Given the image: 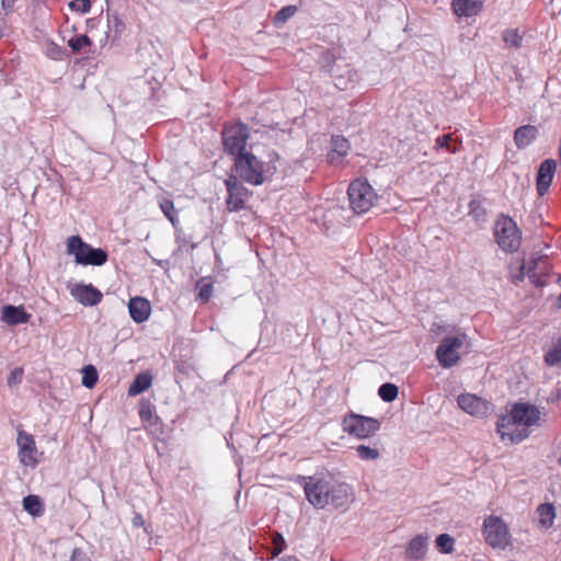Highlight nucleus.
<instances>
[{
	"label": "nucleus",
	"mask_w": 561,
	"mask_h": 561,
	"mask_svg": "<svg viewBox=\"0 0 561 561\" xmlns=\"http://www.w3.org/2000/svg\"><path fill=\"white\" fill-rule=\"evenodd\" d=\"M151 382L152 377L150 376V374L145 373L137 375L129 386L128 394L135 397L142 393L151 386Z\"/></svg>",
	"instance_id": "obj_25"
},
{
	"label": "nucleus",
	"mask_w": 561,
	"mask_h": 561,
	"mask_svg": "<svg viewBox=\"0 0 561 561\" xmlns=\"http://www.w3.org/2000/svg\"><path fill=\"white\" fill-rule=\"evenodd\" d=\"M538 129L533 125L520 126L515 130L514 141L517 148L523 149L529 146L537 137Z\"/></svg>",
	"instance_id": "obj_21"
},
{
	"label": "nucleus",
	"mask_w": 561,
	"mask_h": 561,
	"mask_svg": "<svg viewBox=\"0 0 561 561\" xmlns=\"http://www.w3.org/2000/svg\"><path fill=\"white\" fill-rule=\"evenodd\" d=\"M70 295L83 306H95L102 300V293L91 284H75L69 287Z\"/></svg>",
	"instance_id": "obj_14"
},
{
	"label": "nucleus",
	"mask_w": 561,
	"mask_h": 561,
	"mask_svg": "<svg viewBox=\"0 0 561 561\" xmlns=\"http://www.w3.org/2000/svg\"><path fill=\"white\" fill-rule=\"evenodd\" d=\"M525 276H527V271H526L525 263H523L519 266L518 272L512 275V278H513V282L518 283V282H523Z\"/></svg>",
	"instance_id": "obj_42"
},
{
	"label": "nucleus",
	"mask_w": 561,
	"mask_h": 561,
	"mask_svg": "<svg viewBox=\"0 0 561 561\" xmlns=\"http://www.w3.org/2000/svg\"><path fill=\"white\" fill-rule=\"evenodd\" d=\"M16 445L20 462L25 467L35 468L39 461V454L34 437L21 430L18 432Z\"/></svg>",
	"instance_id": "obj_11"
},
{
	"label": "nucleus",
	"mask_w": 561,
	"mask_h": 561,
	"mask_svg": "<svg viewBox=\"0 0 561 561\" xmlns=\"http://www.w3.org/2000/svg\"><path fill=\"white\" fill-rule=\"evenodd\" d=\"M483 536L493 549L504 550L511 543V534L506 523L499 516L490 515L483 522Z\"/></svg>",
	"instance_id": "obj_7"
},
{
	"label": "nucleus",
	"mask_w": 561,
	"mask_h": 561,
	"mask_svg": "<svg viewBox=\"0 0 561 561\" xmlns=\"http://www.w3.org/2000/svg\"><path fill=\"white\" fill-rule=\"evenodd\" d=\"M296 12V8L293 5H287L282 8L275 15V22L276 23H284L289 18H291Z\"/></svg>",
	"instance_id": "obj_38"
},
{
	"label": "nucleus",
	"mask_w": 561,
	"mask_h": 561,
	"mask_svg": "<svg viewBox=\"0 0 561 561\" xmlns=\"http://www.w3.org/2000/svg\"><path fill=\"white\" fill-rule=\"evenodd\" d=\"M355 451L362 460L366 461L377 460L380 457V450L376 446L362 444L355 447Z\"/></svg>",
	"instance_id": "obj_27"
},
{
	"label": "nucleus",
	"mask_w": 561,
	"mask_h": 561,
	"mask_svg": "<svg viewBox=\"0 0 561 561\" xmlns=\"http://www.w3.org/2000/svg\"><path fill=\"white\" fill-rule=\"evenodd\" d=\"M128 310L131 319L137 323H141L149 318L151 307L147 299L135 297L129 300Z\"/></svg>",
	"instance_id": "obj_18"
},
{
	"label": "nucleus",
	"mask_w": 561,
	"mask_h": 561,
	"mask_svg": "<svg viewBox=\"0 0 561 561\" xmlns=\"http://www.w3.org/2000/svg\"><path fill=\"white\" fill-rule=\"evenodd\" d=\"M558 302H559V305L561 306V293H560V296H559Z\"/></svg>",
	"instance_id": "obj_48"
},
{
	"label": "nucleus",
	"mask_w": 561,
	"mask_h": 561,
	"mask_svg": "<svg viewBox=\"0 0 561 561\" xmlns=\"http://www.w3.org/2000/svg\"><path fill=\"white\" fill-rule=\"evenodd\" d=\"M457 403L463 412L472 416H484L490 410L488 401L472 393L460 394L457 398Z\"/></svg>",
	"instance_id": "obj_13"
},
{
	"label": "nucleus",
	"mask_w": 561,
	"mask_h": 561,
	"mask_svg": "<svg viewBox=\"0 0 561 561\" xmlns=\"http://www.w3.org/2000/svg\"><path fill=\"white\" fill-rule=\"evenodd\" d=\"M69 5L72 10H76L81 13L89 12V10L91 8V3L89 0H71Z\"/></svg>",
	"instance_id": "obj_40"
},
{
	"label": "nucleus",
	"mask_w": 561,
	"mask_h": 561,
	"mask_svg": "<svg viewBox=\"0 0 561 561\" xmlns=\"http://www.w3.org/2000/svg\"><path fill=\"white\" fill-rule=\"evenodd\" d=\"M228 197L226 201L229 211H239L244 208L249 198V190L239 181L238 176L230 175L225 181Z\"/></svg>",
	"instance_id": "obj_12"
},
{
	"label": "nucleus",
	"mask_w": 561,
	"mask_h": 561,
	"mask_svg": "<svg viewBox=\"0 0 561 561\" xmlns=\"http://www.w3.org/2000/svg\"><path fill=\"white\" fill-rule=\"evenodd\" d=\"M31 318L23 306L7 305L2 308L1 320L9 325L27 323Z\"/></svg>",
	"instance_id": "obj_16"
},
{
	"label": "nucleus",
	"mask_w": 561,
	"mask_h": 561,
	"mask_svg": "<svg viewBox=\"0 0 561 561\" xmlns=\"http://www.w3.org/2000/svg\"><path fill=\"white\" fill-rule=\"evenodd\" d=\"M23 377V369L22 368H15L11 371L10 376L8 377V386L13 387L15 385H19L22 381Z\"/></svg>",
	"instance_id": "obj_41"
},
{
	"label": "nucleus",
	"mask_w": 561,
	"mask_h": 561,
	"mask_svg": "<svg viewBox=\"0 0 561 561\" xmlns=\"http://www.w3.org/2000/svg\"><path fill=\"white\" fill-rule=\"evenodd\" d=\"M304 491L307 501L317 510L328 506L343 507L352 501V488L346 483H337L321 477H307Z\"/></svg>",
	"instance_id": "obj_1"
},
{
	"label": "nucleus",
	"mask_w": 561,
	"mask_h": 561,
	"mask_svg": "<svg viewBox=\"0 0 561 561\" xmlns=\"http://www.w3.org/2000/svg\"><path fill=\"white\" fill-rule=\"evenodd\" d=\"M107 24H108L110 32H112V30H113L115 33L113 39H116L121 35V33L124 28L123 23L121 22V20L117 16L107 15Z\"/></svg>",
	"instance_id": "obj_39"
},
{
	"label": "nucleus",
	"mask_w": 561,
	"mask_h": 561,
	"mask_svg": "<svg viewBox=\"0 0 561 561\" xmlns=\"http://www.w3.org/2000/svg\"><path fill=\"white\" fill-rule=\"evenodd\" d=\"M234 170L238 178L252 185H261L276 171V165L264 163L253 153L245 152L234 158Z\"/></svg>",
	"instance_id": "obj_3"
},
{
	"label": "nucleus",
	"mask_w": 561,
	"mask_h": 561,
	"mask_svg": "<svg viewBox=\"0 0 561 561\" xmlns=\"http://www.w3.org/2000/svg\"><path fill=\"white\" fill-rule=\"evenodd\" d=\"M451 139L453 138H451L450 134L444 135L442 137H438L436 139V148H438V149H446L450 153L457 152L458 148L455 147V146L454 147L450 146Z\"/></svg>",
	"instance_id": "obj_37"
},
{
	"label": "nucleus",
	"mask_w": 561,
	"mask_h": 561,
	"mask_svg": "<svg viewBox=\"0 0 561 561\" xmlns=\"http://www.w3.org/2000/svg\"><path fill=\"white\" fill-rule=\"evenodd\" d=\"M467 335L463 333L446 336L436 348V359L443 368L455 366L459 359V350L463 346Z\"/></svg>",
	"instance_id": "obj_9"
},
{
	"label": "nucleus",
	"mask_w": 561,
	"mask_h": 561,
	"mask_svg": "<svg viewBox=\"0 0 561 561\" xmlns=\"http://www.w3.org/2000/svg\"><path fill=\"white\" fill-rule=\"evenodd\" d=\"M545 363L548 366L561 364V336L558 339L554 346L545 355Z\"/></svg>",
	"instance_id": "obj_30"
},
{
	"label": "nucleus",
	"mask_w": 561,
	"mask_h": 561,
	"mask_svg": "<svg viewBox=\"0 0 561 561\" xmlns=\"http://www.w3.org/2000/svg\"><path fill=\"white\" fill-rule=\"evenodd\" d=\"M249 138V129L244 124H234L226 126L222 130V141L225 150L236 157L244 154L245 145Z\"/></svg>",
	"instance_id": "obj_10"
},
{
	"label": "nucleus",
	"mask_w": 561,
	"mask_h": 561,
	"mask_svg": "<svg viewBox=\"0 0 561 561\" xmlns=\"http://www.w3.org/2000/svg\"><path fill=\"white\" fill-rule=\"evenodd\" d=\"M139 415L142 421H146V422L150 421L153 415L151 407L150 405L141 407V409L139 411Z\"/></svg>",
	"instance_id": "obj_44"
},
{
	"label": "nucleus",
	"mask_w": 561,
	"mask_h": 561,
	"mask_svg": "<svg viewBox=\"0 0 561 561\" xmlns=\"http://www.w3.org/2000/svg\"><path fill=\"white\" fill-rule=\"evenodd\" d=\"M273 549H272V558H276L277 556H279L283 550L285 549L286 547V541L284 539V537L278 534V533H275L273 535Z\"/></svg>",
	"instance_id": "obj_36"
},
{
	"label": "nucleus",
	"mask_w": 561,
	"mask_h": 561,
	"mask_svg": "<svg viewBox=\"0 0 561 561\" xmlns=\"http://www.w3.org/2000/svg\"><path fill=\"white\" fill-rule=\"evenodd\" d=\"M334 85L339 90H347L353 88L359 80L356 70L346 66L344 69H335L333 72Z\"/></svg>",
	"instance_id": "obj_17"
},
{
	"label": "nucleus",
	"mask_w": 561,
	"mask_h": 561,
	"mask_svg": "<svg viewBox=\"0 0 561 561\" xmlns=\"http://www.w3.org/2000/svg\"><path fill=\"white\" fill-rule=\"evenodd\" d=\"M142 523H144V520H142V517L140 515L135 516L134 519H133V524L135 526H140V525H142Z\"/></svg>",
	"instance_id": "obj_47"
},
{
	"label": "nucleus",
	"mask_w": 561,
	"mask_h": 561,
	"mask_svg": "<svg viewBox=\"0 0 561 561\" xmlns=\"http://www.w3.org/2000/svg\"><path fill=\"white\" fill-rule=\"evenodd\" d=\"M541 411L528 403H515L510 413L497 422V433L502 439L518 443L527 438L534 427L541 424Z\"/></svg>",
	"instance_id": "obj_2"
},
{
	"label": "nucleus",
	"mask_w": 561,
	"mask_h": 561,
	"mask_svg": "<svg viewBox=\"0 0 561 561\" xmlns=\"http://www.w3.org/2000/svg\"><path fill=\"white\" fill-rule=\"evenodd\" d=\"M537 517L539 525L548 529L552 526L556 518V511L552 504H541L537 508Z\"/></svg>",
	"instance_id": "obj_24"
},
{
	"label": "nucleus",
	"mask_w": 561,
	"mask_h": 561,
	"mask_svg": "<svg viewBox=\"0 0 561 561\" xmlns=\"http://www.w3.org/2000/svg\"><path fill=\"white\" fill-rule=\"evenodd\" d=\"M557 169V162L547 159L541 162L537 174V192L540 196L545 195L552 182Z\"/></svg>",
	"instance_id": "obj_15"
},
{
	"label": "nucleus",
	"mask_w": 561,
	"mask_h": 561,
	"mask_svg": "<svg viewBox=\"0 0 561 561\" xmlns=\"http://www.w3.org/2000/svg\"><path fill=\"white\" fill-rule=\"evenodd\" d=\"M378 394L386 402H391L398 397V387L392 383H383L379 387Z\"/></svg>",
	"instance_id": "obj_31"
},
{
	"label": "nucleus",
	"mask_w": 561,
	"mask_h": 561,
	"mask_svg": "<svg viewBox=\"0 0 561 561\" xmlns=\"http://www.w3.org/2000/svg\"><path fill=\"white\" fill-rule=\"evenodd\" d=\"M44 54L53 60H62L67 51L64 47L55 44L54 42H47L44 46Z\"/></svg>",
	"instance_id": "obj_28"
},
{
	"label": "nucleus",
	"mask_w": 561,
	"mask_h": 561,
	"mask_svg": "<svg viewBox=\"0 0 561 561\" xmlns=\"http://www.w3.org/2000/svg\"><path fill=\"white\" fill-rule=\"evenodd\" d=\"M160 207L165 217L174 225L178 219V215L173 202L170 199H162Z\"/></svg>",
	"instance_id": "obj_35"
},
{
	"label": "nucleus",
	"mask_w": 561,
	"mask_h": 561,
	"mask_svg": "<svg viewBox=\"0 0 561 561\" xmlns=\"http://www.w3.org/2000/svg\"><path fill=\"white\" fill-rule=\"evenodd\" d=\"M559 463L561 465V454H560V457H559Z\"/></svg>",
	"instance_id": "obj_49"
},
{
	"label": "nucleus",
	"mask_w": 561,
	"mask_h": 561,
	"mask_svg": "<svg viewBox=\"0 0 561 561\" xmlns=\"http://www.w3.org/2000/svg\"><path fill=\"white\" fill-rule=\"evenodd\" d=\"M527 276L534 284H538L539 276L546 270V259L536 253L531 255L528 263L526 264Z\"/></svg>",
	"instance_id": "obj_23"
},
{
	"label": "nucleus",
	"mask_w": 561,
	"mask_h": 561,
	"mask_svg": "<svg viewBox=\"0 0 561 561\" xmlns=\"http://www.w3.org/2000/svg\"><path fill=\"white\" fill-rule=\"evenodd\" d=\"M350 145L347 139L342 136L332 137V149L328 153V160L330 163H337L348 152Z\"/></svg>",
	"instance_id": "obj_22"
},
{
	"label": "nucleus",
	"mask_w": 561,
	"mask_h": 561,
	"mask_svg": "<svg viewBox=\"0 0 561 561\" xmlns=\"http://www.w3.org/2000/svg\"><path fill=\"white\" fill-rule=\"evenodd\" d=\"M23 508L32 516H41L44 513V506L37 495H27L23 499Z\"/></svg>",
	"instance_id": "obj_26"
},
{
	"label": "nucleus",
	"mask_w": 561,
	"mask_h": 561,
	"mask_svg": "<svg viewBox=\"0 0 561 561\" xmlns=\"http://www.w3.org/2000/svg\"><path fill=\"white\" fill-rule=\"evenodd\" d=\"M91 45V41L87 35H79L68 41V46L73 53H80L85 47Z\"/></svg>",
	"instance_id": "obj_33"
},
{
	"label": "nucleus",
	"mask_w": 561,
	"mask_h": 561,
	"mask_svg": "<svg viewBox=\"0 0 561 561\" xmlns=\"http://www.w3.org/2000/svg\"><path fill=\"white\" fill-rule=\"evenodd\" d=\"M502 38L507 47L514 48H518L523 42V37L516 28L505 30Z\"/></svg>",
	"instance_id": "obj_29"
},
{
	"label": "nucleus",
	"mask_w": 561,
	"mask_h": 561,
	"mask_svg": "<svg viewBox=\"0 0 561 561\" xmlns=\"http://www.w3.org/2000/svg\"><path fill=\"white\" fill-rule=\"evenodd\" d=\"M67 253L75 256L77 264L101 266L107 261V253L102 249H94L82 241L79 236L67 240Z\"/></svg>",
	"instance_id": "obj_5"
},
{
	"label": "nucleus",
	"mask_w": 561,
	"mask_h": 561,
	"mask_svg": "<svg viewBox=\"0 0 561 561\" xmlns=\"http://www.w3.org/2000/svg\"><path fill=\"white\" fill-rule=\"evenodd\" d=\"M428 546V537L417 535L408 545L405 558L409 560H420L425 557Z\"/></svg>",
	"instance_id": "obj_19"
},
{
	"label": "nucleus",
	"mask_w": 561,
	"mask_h": 561,
	"mask_svg": "<svg viewBox=\"0 0 561 561\" xmlns=\"http://www.w3.org/2000/svg\"><path fill=\"white\" fill-rule=\"evenodd\" d=\"M70 561H90L87 554L79 548L73 549Z\"/></svg>",
	"instance_id": "obj_43"
},
{
	"label": "nucleus",
	"mask_w": 561,
	"mask_h": 561,
	"mask_svg": "<svg viewBox=\"0 0 561 561\" xmlns=\"http://www.w3.org/2000/svg\"><path fill=\"white\" fill-rule=\"evenodd\" d=\"M350 206L356 214L367 213L376 203L377 194L374 187L363 179H357L350 184Z\"/></svg>",
	"instance_id": "obj_6"
},
{
	"label": "nucleus",
	"mask_w": 561,
	"mask_h": 561,
	"mask_svg": "<svg viewBox=\"0 0 561 561\" xmlns=\"http://www.w3.org/2000/svg\"><path fill=\"white\" fill-rule=\"evenodd\" d=\"M494 238L501 250L514 253L520 247L522 231L513 218L502 215L495 221Z\"/></svg>",
	"instance_id": "obj_4"
},
{
	"label": "nucleus",
	"mask_w": 561,
	"mask_h": 561,
	"mask_svg": "<svg viewBox=\"0 0 561 561\" xmlns=\"http://www.w3.org/2000/svg\"><path fill=\"white\" fill-rule=\"evenodd\" d=\"M16 0H2V7L5 10L12 9Z\"/></svg>",
	"instance_id": "obj_46"
},
{
	"label": "nucleus",
	"mask_w": 561,
	"mask_h": 561,
	"mask_svg": "<svg viewBox=\"0 0 561 561\" xmlns=\"http://www.w3.org/2000/svg\"><path fill=\"white\" fill-rule=\"evenodd\" d=\"M342 426L343 431L348 435L358 439H364L373 436L377 431H379L380 423L374 417L350 413L344 416Z\"/></svg>",
	"instance_id": "obj_8"
},
{
	"label": "nucleus",
	"mask_w": 561,
	"mask_h": 561,
	"mask_svg": "<svg viewBox=\"0 0 561 561\" xmlns=\"http://www.w3.org/2000/svg\"><path fill=\"white\" fill-rule=\"evenodd\" d=\"M453 10L458 16H473L479 13L482 7L480 0H453Z\"/></svg>",
	"instance_id": "obj_20"
},
{
	"label": "nucleus",
	"mask_w": 561,
	"mask_h": 561,
	"mask_svg": "<svg viewBox=\"0 0 561 561\" xmlns=\"http://www.w3.org/2000/svg\"><path fill=\"white\" fill-rule=\"evenodd\" d=\"M211 287L210 286H204L201 291L199 296L204 299H208L210 296Z\"/></svg>",
	"instance_id": "obj_45"
},
{
	"label": "nucleus",
	"mask_w": 561,
	"mask_h": 561,
	"mask_svg": "<svg viewBox=\"0 0 561 561\" xmlns=\"http://www.w3.org/2000/svg\"><path fill=\"white\" fill-rule=\"evenodd\" d=\"M455 539L448 534H442L436 538V546L443 553H450L454 550Z\"/></svg>",
	"instance_id": "obj_32"
},
{
	"label": "nucleus",
	"mask_w": 561,
	"mask_h": 561,
	"mask_svg": "<svg viewBox=\"0 0 561 561\" xmlns=\"http://www.w3.org/2000/svg\"><path fill=\"white\" fill-rule=\"evenodd\" d=\"M82 373V385L89 389L93 388L98 381L96 369L93 366L89 365L83 368Z\"/></svg>",
	"instance_id": "obj_34"
}]
</instances>
